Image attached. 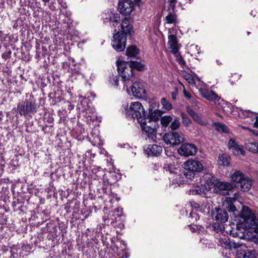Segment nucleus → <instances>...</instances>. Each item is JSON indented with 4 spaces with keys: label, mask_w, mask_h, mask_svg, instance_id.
Returning a JSON list of instances; mask_svg holds the SVG:
<instances>
[{
    "label": "nucleus",
    "mask_w": 258,
    "mask_h": 258,
    "mask_svg": "<svg viewBox=\"0 0 258 258\" xmlns=\"http://www.w3.org/2000/svg\"><path fill=\"white\" fill-rule=\"evenodd\" d=\"M237 227L239 230L240 228L243 230L251 229L255 232L258 233V218L248 207L243 206L241 216Z\"/></svg>",
    "instance_id": "obj_1"
},
{
    "label": "nucleus",
    "mask_w": 258,
    "mask_h": 258,
    "mask_svg": "<svg viewBox=\"0 0 258 258\" xmlns=\"http://www.w3.org/2000/svg\"><path fill=\"white\" fill-rule=\"evenodd\" d=\"M38 107L33 97L31 96L29 99L18 103L17 111L21 116L32 117V115L37 111Z\"/></svg>",
    "instance_id": "obj_2"
},
{
    "label": "nucleus",
    "mask_w": 258,
    "mask_h": 258,
    "mask_svg": "<svg viewBox=\"0 0 258 258\" xmlns=\"http://www.w3.org/2000/svg\"><path fill=\"white\" fill-rule=\"evenodd\" d=\"M142 130L146 133L147 137L153 142L157 139V129L159 126L158 122L152 120L151 118L146 117L139 120Z\"/></svg>",
    "instance_id": "obj_3"
},
{
    "label": "nucleus",
    "mask_w": 258,
    "mask_h": 258,
    "mask_svg": "<svg viewBox=\"0 0 258 258\" xmlns=\"http://www.w3.org/2000/svg\"><path fill=\"white\" fill-rule=\"evenodd\" d=\"M184 169L182 173L185 177L191 180L197 173L202 171L204 168L203 164L199 161L190 159L184 162L183 164Z\"/></svg>",
    "instance_id": "obj_4"
},
{
    "label": "nucleus",
    "mask_w": 258,
    "mask_h": 258,
    "mask_svg": "<svg viewBox=\"0 0 258 258\" xmlns=\"http://www.w3.org/2000/svg\"><path fill=\"white\" fill-rule=\"evenodd\" d=\"M231 178L233 182L240 184L241 190L243 191H247L250 189L252 185V180L241 171H235L231 175Z\"/></svg>",
    "instance_id": "obj_5"
},
{
    "label": "nucleus",
    "mask_w": 258,
    "mask_h": 258,
    "mask_svg": "<svg viewBox=\"0 0 258 258\" xmlns=\"http://www.w3.org/2000/svg\"><path fill=\"white\" fill-rule=\"evenodd\" d=\"M116 66L119 76L121 77L122 81L124 82V85L127 86L126 81H129L133 76L132 68L128 64V62L126 61L119 62L117 61Z\"/></svg>",
    "instance_id": "obj_6"
},
{
    "label": "nucleus",
    "mask_w": 258,
    "mask_h": 258,
    "mask_svg": "<svg viewBox=\"0 0 258 258\" xmlns=\"http://www.w3.org/2000/svg\"><path fill=\"white\" fill-rule=\"evenodd\" d=\"M126 41V36L123 33L117 31L114 34L111 45L117 51L120 52L124 50Z\"/></svg>",
    "instance_id": "obj_7"
},
{
    "label": "nucleus",
    "mask_w": 258,
    "mask_h": 258,
    "mask_svg": "<svg viewBox=\"0 0 258 258\" xmlns=\"http://www.w3.org/2000/svg\"><path fill=\"white\" fill-rule=\"evenodd\" d=\"M127 113L132 118H137L139 120L145 115V110L140 102H133L131 103Z\"/></svg>",
    "instance_id": "obj_8"
},
{
    "label": "nucleus",
    "mask_w": 258,
    "mask_h": 258,
    "mask_svg": "<svg viewBox=\"0 0 258 258\" xmlns=\"http://www.w3.org/2000/svg\"><path fill=\"white\" fill-rule=\"evenodd\" d=\"M163 139L167 144L176 145L183 142V138L178 133L176 132H170L165 134Z\"/></svg>",
    "instance_id": "obj_9"
},
{
    "label": "nucleus",
    "mask_w": 258,
    "mask_h": 258,
    "mask_svg": "<svg viewBox=\"0 0 258 258\" xmlns=\"http://www.w3.org/2000/svg\"><path fill=\"white\" fill-rule=\"evenodd\" d=\"M213 184L211 182L202 183L200 185H197L194 189L190 190L192 195H199L203 197H207V194L211 191Z\"/></svg>",
    "instance_id": "obj_10"
},
{
    "label": "nucleus",
    "mask_w": 258,
    "mask_h": 258,
    "mask_svg": "<svg viewBox=\"0 0 258 258\" xmlns=\"http://www.w3.org/2000/svg\"><path fill=\"white\" fill-rule=\"evenodd\" d=\"M135 4L131 0L120 1L118 5V10L124 15H129L134 10Z\"/></svg>",
    "instance_id": "obj_11"
},
{
    "label": "nucleus",
    "mask_w": 258,
    "mask_h": 258,
    "mask_svg": "<svg viewBox=\"0 0 258 258\" xmlns=\"http://www.w3.org/2000/svg\"><path fill=\"white\" fill-rule=\"evenodd\" d=\"M132 92L134 96L143 98L146 96L145 84L140 81H136L132 85Z\"/></svg>",
    "instance_id": "obj_12"
},
{
    "label": "nucleus",
    "mask_w": 258,
    "mask_h": 258,
    "mask_svg": "<svg viewBox=\"0 0 258 258\" xmlns=\"http://www.w3.org/2000/svg\"><path fill=\"white\" fill-rule=\"evenodd\" d=\"M196 88L199 90L202 96L209 101H214L216 100L218 98V95L215 92L207 89L204 84H199L196 86Z\"/></svg>",
    "instance_id": "obj_13"
},
{
    "label": "nucleus",
    "mask_w": 258,
    "mask_h": 258,
    "mask_svg": "<svg viewBox=\"0 0 258 258\" xmlns=\"http://www.w3.org/2000/svg\"><path fill=\"white\" fill-rule=\"evenodd\" d=\"M197 152V148L195 145L192 144L185 143L182 144L178 149V153L182 156L188 157L193 156Z\"/></svg>",
    "instance_id": "obj_14"
},
{
    "label": "nucleus",
    "mask_w": 258,
    "mask_h": 258,
    "mask_svg": "<svg viewBox=\"0 0 258 258\" xmlns=\"http://www.w3.org/2000/svg\"><path fill=\"white\" fill-rule=\"evenodd\" d=\"M215 186L218 189L219 194L223 195L228 194V192L235 187L234 183L220 181H217Z\"/></svg>",
    "instance_id": "obj_15"
},
{
    "label": "nucleus",
    "mask_w": 258,
    "mask_h": 258,
    "mask_svg": "<svg viewBox=\"0 0 258 258\" xmlns=\"http://www.w3.org/2000/svg\"><path fill=\"white\" fill-rule=\"evenodd\" d=\"M212 216L213 219L218 222L225 223L228 219V215L227 211L221 209H216L213 211Z\"/></svg>",
    "instance_id": "obj_16"
},
{
    "label": "nucleus",
    "mask_w": 258,
    "mask_h": 258,
    "mask_svg": "<svg viewBox=\"0 0 258 258\" xmlns=\"http://www.w3.org/2000/svg\"><path fill=\"white\" fill-rule=\"evenodd\" d=\"M219 245L225 248L231 249L239 247L242 245V243L236 242L235 240H231L229 238L224 236L223 238H220L219 239Z\"/></svg>",
    "instance_id": "obj_17"
},
{
    "label": "nucleus",
    "mask_w": 258,
    "mask_h": 258,
    "mask_svg": "<svg viewBox=\"0 0 258 258\" xmlns=\"http://www.w3.org/2000/svg\"><path fill=\"white\" fill-rule=\"evenodd\" d=\"M228 147L231 150L233 154L235 156L244 155L245 151L242 146H240L233 140L231 139L228 142Z\"/></svg>",
    "instance_id": "obj_18"
},
{
    "label": "nucleus",
    "mask_w": 258,
    "mask_h": 258,
    "mask_svg": "<svg viewBox=\"0 0 258 258\" xmlns=\"http://www.w3.org/2000/svg\"><path fill=\"white\" fill-rule=\"evenodd\" d=\"M130 20L128 19L125 18L122 20L121 23L119 25L118 27H120V29H118V31H120V33H123L124 35L130 34L131 32L133 30V26L130 24Z\"/></svg>",
    "instance_id": "obj_19"
},
{
    "label": "nucleus",
    "mask_w": 258,
    "mask_h": 258,
    "mask_svg": "<svg viewBox=\"0 0 258 258\" xmlns=\"http://www.w3.org/2000/svg\"><path fill=\"white\" fill-rule=\"evenodd\" d=\"M168 46L170 51L173 54H176V52H178L179 48L177 38L175 35H170L168 36Z\"/></svg>",
    "instance_id": "obj_20"
},
{
    "label": "nucleus",
    "mask_w": 258,
    "mask_h": 258,
    "mask_svg": "<svg viewBox=\"0 0 258 258\" xmlns=\"http://www.w3.org/2000/svg\"><path fill=\"white\" fill-rule=\"evenodd\" d=\"M146 151L148 156H157L162 153V148L157 145H149Z\"/></svg>",
    "instance_id": "obj_21"
},
{
    "label": "nucleus",
    "mask_w": 258,
    "mask_h": 258,
    "mask_svg": "<svg viewBox=\"0 0 258 258\" xmlns=\"http://www.w3.org/2000/svg\"><path fill=\"white\" fill-rule=\"evenodd\" d=\"M238 115L241 118H250L252 119L251 122H249V123H251L253 124V122L256 120V118L258 117L256 114L250 112L249 110H244L242 109H238Z\"/></svg>",
    "instance_id": "obj_22"
},
{
    "label": "nucleus",
    "mask_w": 258,
    "mask_h": 258,
    "mask_svg": "<svg viewBox=\"0 0 258 258\" xmlns=\"http://www.w3.org/2000/svg\"><path fill=\"white\" fill-rule=\"evenodd\" d=\"M218 163L219 165L228 166L230 164V157L227 154H220L218 157Z\"/></svg>",
    "instance_id": "obj_23"
},
{
    "label": "nucleus",
    "mask_w": 258,
    "mask_h": 258,
    "mask_svg": "<svg viewBox=\"0 0 258 258\" xmlns=\"http://www.w3.org/2000/svg\"><path fill=\"white\" fill-rule=\"evenodd\" d=\"M238 255L240 258H256L255 251L253 250H243L240 251Z\"/></svg>",
    "instance_id": "obj_24"
},
{
    "label": "nucleus",
    "mask_w": 258,
    "mask_h": 258,
    "mask_svg": "<svg viewBox=\"0 0 258 258\" xmlns=\"http://www.w3.org/2000/svg\"><path fill=\"white\" fill-rule=\"evenodd\" d=\"M163 112L158 109L154 110L153 112L149 111V116L148 117L151 118L152 120H154L158 122V120Z\"/></svg>",
    "instance_id": "obj_25"
},
{
    "label": "nucleus",
    "mask_w": 258,
    "mask_h": 258,
    "mask_svg": "<svg viewBox=\"0 0 258 258\" xmlns=\"http://www.w3.org/2000/svg\"><path fill=\"white\" fill-rule=\"evenodd\" d=\"M130 66L132 68V71L136 69L139 71H142L144 70L145 66L140 62L136 61H128Z\"/></svg>",
    "instance_id": "obj_26"
},
{
    "label": "nucleus",
    "mask_w": 258,
    "mask_h": 258,
    "mask_svg": "<svg viewBox=\"0 0 258 258\" xmlns=\"http://www.w3.org/2000/svg\"><path fill=\"white\" fill-rule=\"evenodd\" d=\"M139 53V50L136 46H131L127 47L126 50V55L131 57H136Z\"/></svg>",
    "instance_id": "obj_27"
},
{
    "label": "nucleus",
    "mask_w": 258,
    "mask_h": 258,
    "mask_svg": "<svg viewBox=\"0 0 258 258\" xmlns=\"http://www.w3.org/2000/svg\"><path fill=\"white\" fill-rule=\"evenodd\" d=\"M119 178L120 175L119 174H117L115 172H110L107 179V183L110 185L114 184Z\"/></svg>",
    "instance_id": "obj_28"
},
{
    "label": "nucleus",
    "mask_w": 258,
    "mask_h": 258,
    "mask_svg": "<svg viewBox=\"0 0 258 258\" xmlns=\"http://www.w3.org/2000/svg\"><path fill=\"white\" fill-rule=\"evenodd\" d=\"M173 118L169 115H165L160 119V123L163 127H166L169 123L172 121Z\"/></svg>",
    "instance_id": "obj_29"
},
{
    "label": "nucleus",
    "mask_w": 258,
    "mask_h": 258,
    "mask_svg": "<svg viewBox=\"0 0 258 258\" xmlns=\"http://www.w3.org/2000/svg\"><path fill=\"white\" fill-rule=\"evenodd\" d=\"M213 125L215 127V130L219 132L222 133H228V132L227 126L223 123L219 122L214 123H213Z\"/></svg>",
    "instance_id": "obj_30"
},
{
    "label": "nucleus",
    "mask_w": 258,
    "mask_h": 258,
    "mask_svg": "<svg viewBox=\"0 0 258 258\" xmlns=\"http://www.w3.org/2000/svg\"><path fill=\"white\" fill-rule=\"evenodd\" d=\"M169 128L172 132L178 129L180 126V122L178 117H175L170 122Z\"/></svg>",
    "instance_id": "obj_31"
},
{
    "label": "nucleus",
    "mask_w": 258,
    "mask_h": 258,
    "mask_svg": "<svg viewBox=\"0 0 258 258\" xmlns=\"http://www.w3.org/2000/svg\"><path fill=\"white\" fill-rule=\"evenodd\" d=\"M92 172L96 175V178L99 179L102 176H104L105 174L103 170L100 167H94L92 169Z\"/></svg>",
    "instance_id": "obj_32"
},
{
    "label": "nucleus",
    "mask_w": 258,
    "mask_h": 258,
    "mask_svg": "<svg viewBox=\"0 0 258 258\" xmlns=\"http://www.w3.org/2000/svg\"><path fill=\"white\" fill-rule=\"evenodd\" d=\"M246 149L253 153H258V143H249L246 145Z\"/></svg>",
    "instance_id": "obj_33"
},
{
    "label": "nucleus",
    "mask_w": 258,
    "mask_h": 258,
    "mask_svg": "<svg viewBox=\"0 0 258 258\" xmlns=\"http://www.w3.org/2000/svg\"><path fill=\"white\" fill-rule=\"evenodd\" d=\"M182 76H183V78L186 81H187L189 84L194 85L196 86H197L196 85L195 79H194V78L192 76V75H191L190 74H189L188 73L184 72L183 73Z\"/></svg>",
    "instance_id": "obj_34"
},
{
    "label": "nucleus",
    "mask_w": 258,
    "mask_h": 258,
    "mask_svg": "<svg viewBox=\"0 0 258 258\" xmlns=\"http://www.w3.org/2000/svg\"><path fill=\"white\" fill-rule=\"evenodd\" d=\"M161 103L163 106V108L166 110H170L172 108V104L165 98H162L161 99Z\"/></svg>",
    "instance_id": "obj_35"
},
{
    "label": "nucleus",
    "mask_w": 258,
    "mask_h": 258,
    "mask_svg": "<svg viewBox=\"0 0 258 258\" xmlns=\"http://www.w3.org/2000/svg\"><path fill=\"white\" fill-rule=\"evenodd\" d=\"M175 55V57H176V60L178 63L180 65V66L182 68H183L185 64V61L183 59V57L181 56V55L178 53V52H176V54H174Z\"/></svg>",
    "instance_id": "obj_36"
},
{
    "label": "nucleus",
    "mask_w": 258,
    "mask_h": 258,
    "mask_svg": "<svg viewBox=\"0 0 258 258\" xmlns=\"http://www.w3.org/2000/svg\"><path fill=\"white\" fill-rule=\"evenodd\" d=\"M192 119L197 122L198 124L201 125H206L207 124V121L206 120L203 119L201 116L197 114L194 116Z\"/></svg>",
    "instance_id": "obj_37"
},
{
    "label": "nucleus",
    "mask_w": 258,
    "mask_h": 258,
    "mask_svg": "<svg viewBox=\"0 0 258 258\" xmlns=\"http://www.w3.org/2000/svg\"><path fill=\"white\" fill-rule=\"evenodd\" d=\"M182 122V123L185 126H189L191 123V120L185 114H181Z\"/></svg>",
    "instance_id": "obj_38"
},
{
    "label": "nucleus",
    "mask_w": 258,
    "mask_h": 258,
    "mask_svg": "<svg viewBox=\"0 0 258 258\" xmlns=\"http://www.w3.org/2000/svg\"><path fill=\"white\" fill-rule=\"evenodd\" d=\"M176 16L174 14L169 13L168 15L166 16L165 20L167 23L172 24L176 20Z\"/></svg>",
    "instance_id": "obj_39"
},
{
    "label": "nucleus",
    "mask_w": 258,
    "mask_h": 258,
    "mask_svg": "<svg viewBox=\"0 0 258 258\" xmlns=\"http://www.w3.org/2000/svg\"><path fill=\"white\" fill-rule=\"evenodd\" d=\"M112 13H105L103 15L102 18L104 19V22H110L112 20Z\"/></svg>",
    "instance_id": "obj_40"
},
{
    "label": "nucleus",
    "mask_w": 258,
    "mask_h": 258,
    "mask_svg": "<svg viewBox=\"0 0 258 258\" xmlns=\"http://www.w3.org/2000/svg\"><path fill=\"white\" fill-rule=\"evenodd\" d=\"M110 22L115 24H119L120 22V16L118 14H113L112 15V20Z\"/></svg>",
    "instance_id": "obj_41"
},
{
    "label": "nucleus",
    "mask_w": 258,
    "mask_h": 258,
    "mask_svg": "<svg viewBox=\"0 0 258 258\" xmlns=\"http://www.w3.org/2000/svg\"><path fill=\"white\" fill-rule=\"evenodd\" d=\"M164 171L166 172H169L170 173H173L174 172V168L171 165L169 164H165L163 167Z\"/></svg>",
    "instance_id": "obj_42"
},
{
    "label": "nucleus",
    "mask_w": 258,
    "mask_h": 258,
    "mask_svg": "<svg viewBox=\"0 0 258 258\" xmlns=\"http://www.w3.org/2000/svg\"><path fill=\"white\" fill-rule=\"evenodd\" d=\"M186 111L192 117V118H193L198 114L189 107H186Z\"/></svg>",
    "instance_id": "obj_43"
},
{
    "label": "nucleus",
    "mask_w": 258,
    "mask_h": 258,
    "mask_svg": "<svg viewBox=\"0 0 258 258\" xmlns=\"http://www.w3.org/2000/svg\"><path fill=\"white\" fill-rule=\"evenodd\" d=\"M227 210L230 212H234L236 211L235 206L232 203H230L227 207Z\"/></svg>",
    "instance_id": "obj_44"
},
{
    "label": "nucleus",
    "mask_w": 258,
    "mask_h": 258,
    "mask_svg": "<svg viewBox=\"0 0 258 258\" xmlns=\"http://www.w3.org/2000/svg\"><path fill=\"white\" fill-rule=\"evenodd\" d=\"M58 4L61 6V7L63 9H66L67 8V3L64 1V0H58Z\"/></svg>",
    "instance_id": "obj_45"
},
{
    "label": "nucleus",
    "mask_w": 258,
    "mask_h": 258,
    "mask_svg": "<svg viewBox=\"0 0 258 258\" xmlns=\"http://www.w3.org/2000/svg\"><path fill=\"white\" fill-rule=\"evenodd\" d=\"M177 93L178 92L176 90L171 93V97L173 100H175L176 99V96L177 95Z\"/></svg>",
    "instance_id": "obj_46"
},
{
    "label": "nucleus",
    "mask_w": 258,
    "mask_h": 258,
    "mask_svg": "<svg viewBox=\"0 0 258 258\" xmlns=\"http://www.w3.org/2000/svg\"><path fill=\"white\" fill-rule=\"evenodd\" d=\"M113 81L114 82V84L113 85L115 86V87H117L118 86V80L117 78V77H114L113 78Z\"/></svg>",
    "instance_id": "obj_47"
},
{
    "label": "nucleus",
    "mask_w": 258,
    "mask_h": 258,
    "mask_svg": "<svg viewBox=\"0 0 258 258\" xmlns=\"http://www.w3.org/2000/svg\"><path fill=\"white\" fill-rule=\"evenodd\" d=\"M230 235H232L233 237L239 236V234L237 232H235L234 230L231 231Z\"/></svg>",
    "instance_id": "obj_48"
},
{
    "label": "nucleus",
    "mask_w": 258,
    "mask_h": 258,
    "mask_svg": "<svg viewBox=\"0 0 258 258\" xmlns=\"http://www.w3.org/2000/svg\"><path fill=\"white\" fill-rule=\"evenodd\" d=\"M253 127L258 128V117L256 118V120L253 122Z\"/></svg>",
    "instance_id": "obj_49"
},
{
    "label": "nucleus",
    "mask_w": 258,
    "mask_h": 258,
    "mask_svg": "<svg viewBox=\"0 0 258 258\" xmlns=\"http://www.w3.org/2000/svg\"><path fill=\"white\" fill-rule=\"evenodd\" d=\"M183 93H184V95L186 98H187V99L190 98V97H191L190 95L188 93L186 92L185 90L183 91Z\"/></svg>",
    "instance_id": "obj_50"
},
{
    "label": "nucleus",
    "mask_w": 258,
    "mask_h": 258,
    "mask_svg": "<svg viewBox=\"0 0 258 258\" xmlns=\"http://www.w3.org/2000/svg\"><path fill=\"white\" fill-rule=\"evenodd\" d=\"M50 0H42V1L44 3V5L46 6V3H48L50 2Z\"/></svg>",
    "instance_id": "obj_51"
},
{
    "label": "nucleus",
    "mask_w": 258,
    "mask_h": 258,
    "mask_svg": "<svg viewBox=\"0 0 258 258\" xmlns=\"http://www.w3.org/2000/svg\"><path fill=\"white\" fill-rule=\"evenodd\" d=\"M112 23V26L114 27H115L117 25H118L119 24H115L114 23Z\"/></svg>",
    "instance_id": "obj_52"
},
{
    "label": "nucleus",
    "mask_w": 258,
    "mask_h": 258,
    "mask_svg": "<svg viewBox=\"0 0 258 258\" xmlns=\"http://www.w3.org/2000/svg\"><path fill=\"white\" fill-rule=\"evenodd\" d=\"M176 1V0H168V2L170 3H174Z\"/></svg>",
    "instance_id": "obj_53"
},
{
    "label": "nucleus",
    "mask_w": 258,
    "mask_h": 258,
    "mask_svg": "<svg viewBox=\"0 0 258 258\" xmlns=\"http://www.w3.org/2000/svg\"><path fill=\"white\" fill-rule=\"evenodd\" d=\"M86 153H88V154L90 153V151L87 152Z\"/></svg>",
    "instance_id": "obj_54"
},
{
    "label": "nucleus",
    "mask_w": 258,
    "mask_h": 258,
    "mask_svg": "<svg viewBox=\"0 0 258 258\" xmlns=\"http://www.w3.org/2000/svg\"><path fill=\"white\" fill-rule=\"evenodd\" d=\"M192 230V232H194V229H192V230Z\"/></svg>",
    "instance_id": "obj_55"
},
{
    "label": "nucleus",
    "mask_w": 258,
    "mask_h": 258,
    "mask_svg": "<svg viewBox=\"0 0 258 258\" xmlns=\"http://www.w3.org/2000/svg\"><path fill=\"white\" fill-rule=\"evenodd\" d=\"M192 230V232H194V229H192V230Z\"/></svg>",
    "instance_id": "obj_56"
}]
</instances>
